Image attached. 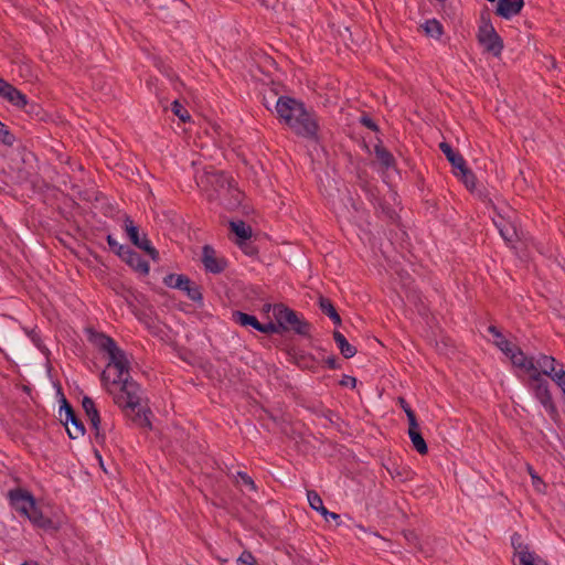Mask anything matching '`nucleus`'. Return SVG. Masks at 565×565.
<instances>
[{
    "mask_svg": "<svg viewBox=\"0 0 565 565\" xmlns=\"http://www.w3.org/2000/svg\"><path fill=\"white\" fill-rule=\"evenodd\" d=\"M523 7V0H499L495 13L503 19H510L519 14Z\"/></svg>",
    "mask_w": 565,
    "mask_h": 565,
    "instance_id": "17",
    "label": "nucleus"
},
{
    "mask_svg": "<svg viewBox=\"0 0 565 565\" xmlns=\"http://www.w3.org/2000/svg\"><path fill=\"white\" fill-rule=\"evenodd\" d=\"M329 519H332V520H334V521H337V522H338V521L340 520V515H339L338 513H334V512H330V511H329L328 520H329Z\"/></svg>",
    "mask_w": 565,
    "mask_h": 565,
    "instance_id": "53",
    "label": "nucleus"
},
{
    "mask_svg": "<svg viewBox=\"0 0 565 565\" xmlns=\"http://www.w3.org/2000/svg\"><path fill=\"white\" fill-rule=\"evenodd\" d=\"M360 122L365 126L366 128L373 130V131H377L379 130V127L377 125L375 124V121L369 117V116H362L361 119H360Z\"/></svg>",
    "mask_w": 565,
    "mask_h": 565,
    "instance_id": "49",
    "label": "nucleus"
},
{
    "mask_svg": "<svg viewBox=\"0 0 565 565\" xmlns=\"http://www.w3.org/2000/svg\"><path fill=\"white\" fill-rule=\"evenodd\" d=\"M236 478H237V483L247 487L250 491L257 490V487H256L254 480L246 472L238 471Z\"/></svg>",
    "mask_w": 565,
    "mask_h": 565,
    "instance_id": "39",
    "label": "nucleus"
},
{
    "mask_svg": "<svg viewBox=\"0 0 565 565\" xmlns=\"http://www.w3.org/2000/svg\"><path fill=\"white\" fill-rule=\"evenodd\" d=\"M87 338L96 348L108 354L107 369L114 366L117 370V376L113 379V383L121 384V386L119 392L114 394V403L134 424L151 429L150 415L152 412L147 403L143 404L141 386L129 375V361L125 351L117 345L111 337L92 328L87 329Z\"/></svg>",
    "mask_w": 565,
    "mask_h": 565,
    "instance_id": "1",
    "label": "nucleus"
},
{
    "mask_svg": "<svg viewBox=\"0 0 565 565\" xmlns=\"http://www.w3.org/2000/svg\"><path fill=\"white\" fill-rule=\"evenodd\" d=\"M263 104L267 109H270V102L266 98V96H264L263 98Z\"/></svg>",
    "mask_w": 565,
    "mask_h": 565,
    "instance_id": "54",
    "label": "nucleus"
},
{
    "mask_svg": "<svg viewBox=\"0 0 565 565\" xmlns=\"http://www.w3.org/2000/svg\"><path fill=\"white\" fill-rule=\"evenodd\" d=\"M231 232L235 234V243H245V241H249L252 237V227L247 225L244 221H231L230 222Z\"/></svg>",
    "mask_w": 565,
    "mask_h": 565,
    "instance_id": "19",
    "label": "nucleus"
},
{
    "mask_svg": "<svg viewBox=\"0 0 565 565\" xmlns=\"http://www.w3.org/2000/svg\"><path fill=\"white\" fill-rule=\"evenodd\" d=\"M243 196V192H241L234 183L232 186H230L228 192L225 191V193L216 198L215 201H218V203L226 210L234 211L241 205Z\"/></svg>",
    "mask_w": 565,
    "mask_h": 565,
    "instance_id": "15",
    "label": "nucleus"
},
{
    "mask_svg": "<svg viewBox=\"0 0 565 565\" xmlns=\"http://www.w3.org/2000/svg\"><path fill=\"white\" fill-rule=\"evenodd\" d=\"M274 318L282 324L281 332L292 330L299 335L307 337L310 333L311 324L298 317L297 312L284 303L273 306Z\"/></svg>",
    "mask_w": 565,
    "mask_h": 565,
    "instance_id": "4",
    "label": "nucleus"
},
{
    "mask_svg": "<svg viewBox=\"0 0 565 565\" xmlns=\"http://www.w3.org/2000/svg\"><path fill=\"white\" fill-rule=\"evenodd\" d=\"M408 437L412 441L415 450L420 455H426L428 452V446L420 433L419 424L416 417L411 415V423H408Z\"/></svg>",
    "mask_w": 565,
    "mask_h": 565,
    "instance_id": "13",
    "label": "nucleus"
},
{
    "mask_svg": "<svg viewBox=\"0 0 565 565\" xmlns=\"http://www.w3.org/2000/svg\"><path fill=\"white\" fill-rule=\"evenodd\" d=\"M21 565H38L36 563H29V562H24L22 563Z\"/></svg>",
    "mask_w": 565,
    "mask_h": 565,
    "instance_id": "58",
    "label": "nucleus"
},
{
    "mask_svg": "<svg viewBox=\"0 0 565 565\" xmlns=\"http://www.w3.org/2000/svg\"><path fill=\"white\" fill-rule=\"evenodd\" d=\"M137 247L146 252L153 260L159 259V252L151 245L146 234L142 235V239Z\"/></svg>",
    "mask_w": 565,
    "mask_h": 565,
    "instance_id": "36",
    "label": "nucleus"
},
{
    "mask_svg": "<svg viewBox=\"0 0 565 565\" xmlns=\"http://www.w3.org/2000/svg\"><path fill=\"white\" fill-rule=\"evenodd\" d=\"M124 226L130 242L135 246L139 245V243L142 239V236H140L139 227L135 224L130 216L126 215L124 220Z\"/></svg>",
    "mask_w": 565,
    "mask_h": 565,
    "instance_id": "28",
    "label": "nucleus"
},
{
    "mask_svg": "<svg viewBox=\"0 0 565 565\" xmlns=\"http://www.w3.org/2000/svg\"><path fill=\"white\" fill-rule=\"evenodd\" d=\"M309 361H311V362L315 361L312 355H300L299 359L297 360V363L300 366L309 367V364H308Z\"/></svg>",
    "mask_w": 565,
    "mask_h": 565,
    "instance_id": "52",
    "label": "nucleus"
},
{
    "mask_svg": "<svg viewBox=\"0 0 565 565\" xmlns=\"http://www.w3.org/2000/svg\"><path fill=\"white\" fill-rule=\"evenodd\" d=\"M232 319L242 327H252L255 330L258 329L260 323L255 316L238 310L233 311Z\"/></svg>",
    "mask_w": 565,
    "mask_h": 565,
    "instance_id": "25",
    "label": "nucleus"
},
{
    "mask_svg": "<svg viewBox=\"0 0 565 565\" xmlns=\"http://www.w3.org/2000/svg\"><path fill=\"white\" fill-rule=\"evenodd\" d=\"M237 561L243 565H257L255 556L249 551H244Z\"/></svg>",
    "mask_w": 565,
    "mask_h": 565,
    "instance_id": "43",
    "label": "nucleus"
},
{
    "mask_svg": "<svg viewBox=\"0 0 565 565\" xmlns=\"http://www.w3.org/2000/svg\"><path fill=\"white\" fill-rule=\"evenodd\" d=\"M281 328H282V324L279 322H268V323H259V327L257 329V331L262 332V333H265V334H270V333H282L281 332Z\"/></svg>",
    "mask_w": 565,
    "mask_h": 565,
    "instance_id": "37",
    "label": "nucleus"
},
{
    "mask_svg": "<svg viewBox=\"0 0 565 565\" xmlns=\"http://www.w3.org/2000/svg\"><path fill=\"white\" fill-rule=\"evenodd\" d=\"M477 40L484 53L500 57L504 49L502 38L495 29H484L477 32Z\"/></svg>",
    "mask_w": 565,
    "mask_h": 565,
    "instance_id": "7",
    "label": "nucleus"
},
{
    "mask_svg": "<svg viewBox=\"0 0 565 565\" xmlns=\"http://www.w3.org/2000/svg\"><path fill=\"white\" fill-rule=\"evenodd\" d=\"M66 431L71 439H78L84 437L86 429L82 419L75 414L71 418L67 419Z\"/></svg>",
    "mask_w": 565,
    "mask_h": 565,
    "instance_id": "23",
    "label": "nucleus"
},
{
    "mask_svg": "<svg viewBox=\"0 0 565 565\" xmlns=\"http://www.w3.org/2000/svg\"><path fill=\"white\" fill-rule=\"evenodd\" d=\"M497 228L501 237L508 243L513 244L519 241V234L516 226L513 222L507 220L503 216H499L498 221H494Z\"/></svg>",
    "mask_w": 565,
    "mask_h": 565,
    "instance_id": "16",
    "label": "nucleus"
},
{
    "mask_svg": "<svg viewBox=\"0 0 565 565\" xmlns=\"http://www.w3.org/2000/svg\"><path fill=\"white\" fill-rule=\"evenodd\" d=\"M166 286L174 289H179L185 292L188 298L200 306L203 305L202 288L191 281V279L182 274H169L163 278Z\"/></svg>",
    "mask_w": 565,
    "mask_h": 565,
    "instance_id": "6",
    "label": "nucleus"
},
{
    "mask_svg": "<svg viewBox=\"0 0 565 565\" xmlns=\"http://www.w3.org/2000/svg\"><path fill=\"white\" fill-rule=\"evenodd\" d=\"M484 29H494L490 19V13L487 10L482 11L480 14V24L478 31H483Z\"/></svg>",
    "mask_w": 565,
    "mask_h": 565,
    "instance_id": "42",
    "label": "nucleus"
},
{
    "mask_svg": "<svg viewBox=\"0 0 565 565\" xmlns=\"http://www.w3.org/2000/svg\"><path fill=\"white\" fill-rule=\"evenodd\" d=\"M121 253L125 254V256L121 258L127 265H129L134 270L138 271L141 275H148L149 273V264L141 257L139 253L136 250L129 248V249H121Z\"/></svg>",
    "mask_w": 565,
    "mask_h": 565,
    "instance_id": "14",
    "label": "nucleus"
},
{
    "mask_svg": "<svg viewBox=\"0 0 565 565\" xmlns=\"http://www.w3.org/2000/svg\"><path fill=\"white\" fill-rule=\"evenodd\" d=\"M307 498H308L310 508L312 510L319 512L324 518V520L328 522L329 511L323 505V501H322L321 497L319 495V493L315 490H308Z\"/></svg>",
    "mask_w": 565,
    "mask_h": 565,
    "instance_id": "26",
    "label": "nucleus"
},
{
    "mask_svg": "<svg viewBox=\"0 0 565 565\" xmlns=\"http://www.w3.org/2000/svg\"><path fill=\"white\" fill-rule=\"evenodd\" d=\"M274 105L280 122L288 126L292 132L306 139H318L317 116L308 110L302 102L289 96H279Z\"/></svg>",
    "mask_w": 565,
    "mask_h": 565,
    "instance_id": "2",
    "label": "nucleus"
},
{
    "mask_svg": "<svg viewBox=\"0 0 565 565\" xmlns=\"http://www.w3.org/2000/svg\"><path fill=\"white\" fill-rule=\"evenodd\" d=\"M0 97L20 109L29 106L26 96L2 77H0Z\"/></svg>",
    "mask_w": 565,
    "mask_h": 565,
    "instance_id": "9",
    "label": "nucleus"
},
{
    "mask_svg": "<svg viewBox=\"0 0 565 565\" xmlns=\"http://www.w3.org/2000/svg\"><path fill=\"white\" fill-rule=\"evenodd\" d=\"M511 545L514 550V555L518 558L522 556V553H532L529 548V545L523 543L522 535L518 532L513 533L511 536Z\"/></svg>",
    "mask_w": 565,
    "mask_h": 565,
    "instance_id": "31",
    "label": "nucleus"
},
{
    "mask_svg": "<svg viewBox=\"0 0 565 565\" xmlns=\"http://www.w3.org/2000/svg\"><path fill=\"white\" fill-rule=\"evenodd\" d=\"M529 380V387L534 393L535 398L541 403L548 416L555 420L559 414L553 401L547 380L539 371L531 373Z\"/></svg>",
    "mask_w": 565,
    "mask_h": 565,
    "instance_id": "5",
    "label": "nucleus"
},
{
    "mask_svg": "<svg viewBox=\"0 0 565 565\" xmlns=\"http://www.w3.org/2000/svg\"><path fill=\"white\" fill-rule=\"evenodd\" d=\"M519 565H546V562L537 556L534 552L522 553V556L518 558Z\"/></svg>",
    "mask_w": 565,
    "mask_h": 565,
    "instance_id": "34",
    "label": "nucleus"
},
{
    "mask_svg": "<svg viewBox=\"0 0 565 565\" xmlns=\"http://www.w3.org/2000/svg\"><path fill=\"white\" fill-rule=\"evenodd\" d=\"M95 454H96V457H97V458H98V460H99L100 468H103V469H104V471H106V469L104 468V463H103V460H102V456L98 454V451H95Z\"/></svg>",
    "mask_w": 565,
    "mask_h": 565,
    "instance_id": "56",
    "label": "nucleus"
},
{
    "mask_svg": "<svg viewBox=\"0 0 565 565\" xmlns=\"http://www.w3.org/2000/svg\"><path fill=\"white\" fill-rule=\"evenodd\" d=\"M24 516L41 529H50L52 526V520L43 515L42 511L36 507V503Z\"/></svg>",
    "mask_w": 565,
    "mask_h": 565,
    "instance_id": "24",
    "label": "nucleus"
},
{
    "mask_svg": "<svg viewBox=\"0 0 565 565\" xmlns=\"http://www.w3.org/2000/svg\"><path fill=\"white\" fill-rule=\"evenodd\" d=\"M420 29L424 30L426 35L434 39H440L444 32L441 23L436 19L427 20L425 23L420 24Z\"/></svg>",
    "mask_w": 565,
    "mask_h": 565,
    "instance_id": "30",
    "label": "nucleus"
},
{
    "mask_svg": "<svg viewBox=\"0 0 565 565\" xmlns=\"http://www.w3.org/2000/svg\"><path fill=\"white\" fill-rule=\"evenodd\" d=\"M36 108H39V106H38V105L32 104V105H30V108H29V109H26V111H28V113H35V109H36Z\"/></svg>",
    "mask_w": 565,
    "mask_h": 565,
    "instance_id": "55",
    "label": "nucleus"
},
{
    "mask_svg": "<svg viewBox=\"0 0 565 565\" xmlns=\"http://www.w3.org/2000/svg\"><path fill=\"white\" fill-rule=\"evenodd\" d=\"M172 111L175 116L179 117V119L183 122H186L190 120V114L189 111L184 108V106L179 102V100H174L172 103Z\"/></svg>",
    "mask_w": 565,
    "mask_h": 565,
    "instance_id": "38",
    "label": "nucleus"
},
{
    "mask_svg": "<svg viewBox=\"0 0 565 565\" xmlns=\"http://www.w3.org/2000/svg\"><path fill=\"white\" fill-rule=\"evenodd\" d=\"M340 385L354 388L356 386V379L354 376L343 375L342 380L340 381Z\"/></svg>",
    "mask_w": 565,
    "mask_h": 565,
    "instance_id": "51",
    "label": "nucleus"
},
{
    "mask_svg": "<svg viewBox=\"0 0 565 565\" xmlns=\"http://www.w3.org/2000/svg\"><path fill=\"white\" fill-rule=\"evenodd\" d=\"M237 245L248 256H253V255L257 254V247L255 245H253L248 241H245L244 244L243 243H238Z\"/></svg>",
    "mask_w": 565,
    "mask_h": 565,
    "instance_id": "47",
    "label": "nucleus"
},
{
    "mask_svg": "<svg viewBox=\"0 0 565 565\" xmlns=\"http://www.w3.org/2000/svg\"><path fill=\"white\" fill-rule=\"evenodd\" d=\"M376 159L381 162V164L386 168H393L395 166V158L393 154L381 143L374 147Z\"/></svg>",
    "mask_w": 565,
    "mask_h": 565,
    "instance_id": "27",
    "label": "nucleus"
},
{
    "mask_svg": "<svg viewBox=\"0 0 565 565\" xmlns=\"http://www.w3.org/2000/svg\"><path fill=\"white\" fill-rule=\"evenodd\" d=\"M529 472L532 477V483H533V487L539 491V492H543V488H545V483L542 481V479L534 473V470L532 467H529Z\"/></svg>",
    "mask_w": 565,
    "mask_h": 565,
    "instance_id": "45",
    "label": "nucleus"
},
{
    "mask_svg": "<svg viewBox=\"0 0 565 565\" xmlns=\"http://www.w3.org/2000/svg\"><path fill=\"white\" fill-rule=\"evenodd\" d=\"M108 371H109V369H107V367H106V369L102 372V374H100V381H102L103 385L107 388V391H108L110 394H113V395H114L115 393L109 388V385H110V384H111V385H115V384L113 383V380L110 381V376H109V374H108Z\"/></svg>",
    "mask_w": 565,
    "mask_h": 565,
    "instance_id": "48",
    "label": "nucleus"
},
{
    "mask_svg": "<svg viewBox=\"0 0 565 565\" xmlns=\"http://www.w3.org/2000/svg\"><path fill=\"white\" fill-rule=\"evenodd\" d=\"M404 537L409 543V545H413L419 552L423 551L422 545L419 544V537H418V535L416 534L415 531H405L404 532Z\"/></svg>",
    "mask_w": 565,
    "mask_h": 565,
    "instance_id": "41",
    "label": "nucleus"
},
{
    "mask_svg": "<svg viewBox=\"0 0 565 565\" xmlns=\"http://www.w3.org/2000/svg\"><path fill=\"white\" fill-rule=\"evenodd\" d=\"M439 148L455 169L465 168V158L455 151L448 142H440Z\"/></svg>",
    "mask_w": 565,
    "mask_h": 565,
    "instance_id": "20",
    "label": "nucleus"
},
{
    "mask_svg": "<svg viewBox=\"0 0 565 565\" xmlns=\"http://www.w3.org/2000/svg\"><path fill=\"white\" fill-rule=\"evenodd\" d=\"M505 355L511 360L515 367L524 370L529 374L537 372L534 359L526 356L519 347L513 345L509 354Z\"/></svg>",
    "mask_w": 565,
    "mask_h": 565,
    "instance_id": "12",
    "label": "nucleus"
},
{
    "mask_svg": "<svg viewBox=\"0 0 565 565\" xmlns=\"http://www.w3.org/2000/svg\"><path fill=\"white\" fill-rule=\"evenodd\" d=\"M234 183L233 178L223 171H207L196 180L198 186L206 194L209 201H215L225 191L228 192Z\"/></svg>",
    "mask_w": 565,
    "mask_h": 565,
    "instance_id": "3",
    "label": "nucleus"
},
{
    "mask_svg": "<svg viewBox=\"0 0 565 565\" xmlns=\"http://www.w3.org/2000/svg\"><path fill=\"white\" fill-rule=\"evenodd\" d=\"M11 507L22 515L28 514L29 510L35 504V499L31 492L23 489H13L9 491Z\"/></svg>",
    "mask_w": 565,
    "mask_h": 565,
    "instance_id": "10",
    "label": "nucleus"
},
{
    "mask_svg": "<svg viewBox=\"0 0 565 565\" xmlns=\"http://www.w3.org/2000/svg\"><path fill=\"white\" fill-rule=\"evenodd\" d=\"M76 413L73 408V406L68 403V401L62 396L61 399V407H60V420L65 426V428H68L67 426V419L74 416Z\"/></svg>",
    "mask_w": 565,
    "mask_h": 565,
    "instance_id": "32",
    "label": "nucleus"
},
{
    "mask_svg": "<svg viewBox=\"0 0 565 565\" xmlns=\"http://www.w3.org/2000/svg\"><path fill=\"white\" fill-rule=\"evenodd\" d=\"M202 263L205 270L212 274H221L227 267V260L224 257H217L211 245L202 247Z\"/></svg>",
    "mask_w": 565,
    "mask_h": 565,
    "instance_id": "11",
    "label": "nucleus"
},
{
    "mask_svg": "<svg viewBox=\"0 0 565 565\" xmlns=\"http://www.w3.org/2000/svg\"><path fill=\"white\" fill-rule=\"evenodd\" d=\"M467 189L472 191L476 186V175L465 163V168L458 169Z\"/></svg>",
    "mask_w": 565,
    "mask_h": 565,
    "instance_id": "35",
    "label": "nucleus"
},
{
    "mask_svg": "<svg viewBox=\"0 0 565 565\" xmlns=\"http://www.w3.org/2000/svg\"><path fill=\"white\" fill-rule=\"evenodd\" d=\"M318 306H319L320 310L326 316H328L335 326H341L342 319H341L340 315L338 313L335 307L333 306L332 301L329 298L320 296L318 299Z\"/></svg>",
    "mask_w": 565,
    "mask_h": 565,
    "instance_id": "21",
    "label": "nucleus"
},
{
    "mask_svg": "<svg viewBox=\"0 0 565 565\" xmlns=\"http://www.w3.org/2000/svg\"><path fill=\"white\" fill-rule=\"evenodd\" d=\"M332 337H333V340L340 351V353L342 354V356L344 359H351L353 358L358 350L354 345H352L351 343H349V341L347 340V338L338 330H334L332 332Z\"/></svg>",
    "mask_w": 565,
    "mask_h": 565,
    "instance_id": "18",
    "label": "nucleus"
},
{
    "mask_svg": "<svg viewBox=\"0 0 565 565\" xmlns=\"http://www.w3.org/2000/svg\"><path fill=\"white\" fill-rule=\"evenodd\" d=\"M534 363L542 376L547 375L551 377L552 374L556 371L555 365L557 361L553 356L540 354Z\"/></svg>",
    "mask_w": 565,
    "mask_h": 565,
    "instance_id": "22",
    "label": "nucleus"
},
{
    "mask_svg": "<svg viewBox=\"0 0 565 565\" xmlns=\"http://www.w3.org/2000/svg\"><path fill=\"white\" fill-rule=\"evenodd\" d=\"M263 309H264V311L268 312L270 309H273V307H271V305L266 303V305H264Z\"/></svg>",
    "mask_w": 565,
    "mask_h": 565,
    "instance_id": "57",
    "label": "nucleus"
},
{
    "mask_svg": "<svg viewBox=\"0 0 565 565\" xmlns=\"http://www.w3.org/2000/svg\"><path fill=\"white\" fill-rule=\"evenodd\" d=\"M551 379L561 387H565V371L563 369L556 370Z\"/></svg>",
    "mask_w": 565,
    "mask_h": 565,
    "instance_id": "44",
    "label": "nucleus"
},
{
    "mask_svg": "<svg viewBox=\"0 0 565 565\" xmlns=\"http://www.w3.org/2000/svg\"><path fill=\"white\" fill-rule=\"evenodd\" d=\"M397 402L402 409L405 412L408 423H411V415L413 417H416L415 412L411 408L409 404L406 402L404 397H398Z\"/></svg>",
    "mask_w": 565,
    "mask_h": 565,
    "instance_id": "46",
    "label": "nucleus"
},
{
    "mask_svg": "<svg viewBox=\"0 0 565 565\" xmlns=\"http://www.w3.org/2000/svg\"><path fill=\"white\" fill-rule=\"evenodd\" d=\"M563 393L565 394V386L562 388Z\"/></svg>",
    "mask_w": 565,
    "mask_h": 565,
    "instance_id": "59",
    "label": "nucleus"
},
{
    "mask_svg": "<svg viewBox=\"0 0 565 565\" xmlns=\"http://www.w3.org/2000/svg\"><path fill=\"white\" fill-rule=\"evenodd\" d=\"M107 243H108L109 248H110V249H111V250H113L117 256H119L120 258H122V257L125 256V254H124V253H121V250H120L119 248H121V249H129V248H130V247H129V246H127V245H121V244H119V243H118V242L113 237V235H110V234H109V235H107Z\"/></svg>",
    "mask_w": 565,
    "mask_h": 565,
    "instance_id": "40",
    "label": "nucleus"
},
{
    "mask_svg": "<svg viewBox=\"0 0 565 565\" xmlns=\"http://www.w3.org/2000/svg\"><path fill=\"white\" fill-rule=\"evenodd\" d=\"M326 365L330 370H339L341 369V364L339 363L335 355H330L324 360Z\"/></svg>",
    "mask_w": 565,
    "mask_h": 565,
    "instance_id": "50",
    "label": "nucleus"
},
{
    "mask_svg": "<svg viewBox=\"0 0 565 565\" xmlns=\"http://www.w3.org/2000/svg\"><path fill=\"white\" fill-rule=\"evenodd\" d=\"M17 137L10 131L8 126L0 120V143L6 147H12Z\"/></svg>",
    "mask_w": 565,
    "mask_h": 565,
    "instance_id": "33",
    "label": "nucleus"
},
{
    "mask_svg": "<svg viewBox=\"0 0 565 565\" xmlns=\"http://www.w3.org/2000/svg\"><path fill=\"white\" fill-rule=\"evenodd\" d=\"M82 407L90 423L92 429L94 430L95 440L99 445H103L105 443L106 436L105 433L102 431L100 415L94 399L89 396H84L82 399Z\"/></svg>",
    "mask_w": 565,
    "mask_h": 565,
    "instance_id": "8",
    "label": "nucleus"
},
{
    "mask_svg": "<svg viewBox=\"0 0 565 565\" xmlns=\"http://www.w3.org/2000/svg\"><path fill=\"white\" fill-rule=\"evenodd\" d=\"M488 331L495 338V345L504 354H509V352L511 351V348L514 344H512L509 340H507L495 326H489Z\"/></svg>",
    "mask_w": 565,
    "mask_h": 565,
    "instance_id": "29",
    "label": "nucleus"
}]
</instances>
